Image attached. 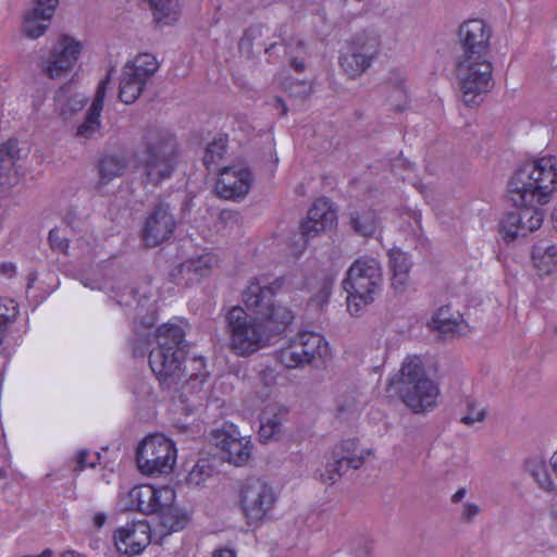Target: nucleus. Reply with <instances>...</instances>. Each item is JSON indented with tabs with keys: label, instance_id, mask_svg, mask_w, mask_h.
<instances>
[{
	"label": "nucleus",
	"instance_id": "obj_1",
	"mask_svg": "<svg viewBox=\"0 0 557 557\" xmlns=\"http://www.w3.org/2000/svg\"><path fill=\"white\" fill-rule=\"evenodd\" d=\"M557 191V157L544 156L517 168L507 182V197L515 207L499 222V233L509 244L539 230L544 220L541 206Z\"/></svg>",
	"mask_w": 557,
	"mask_h": 557
},
{
	"label": "nucleus",
	"instance_id": "obj_2",
	"mask_svg": "<svg viewBox=\"0 0 557 557\" xmlns=\"http://www.w3.org/2000/svg\"><path fill=\"white\" fill-rule=\"evenodd\" d=\"M283 282V277H277L269 285H261L253 278L246 287V358L270 345L294 320L292 310L274 302Z\"/></svg>",
	"mask_w": 557,
	"mask_h": 557
},
{
	"label": "nucleus",
	"instance_id": "obj_3",
	"mask_svg": "<svg viewBox=\"0 0 557 557\" xmlns=\"http://www.w3.org/2000/svg\"><path fill=\"white\" fill-rule=\"evenodd\" d=\"M185 331L177 324L166 323L157 330V346L149 352V367L161 383L169 379L197 380L202 382L207 377L206 360L203 357H194L187 366L182 368L186 358Z\"/></svg>",
	"mask_w": 557,
	"mask_h": 557
},
{
	"label": "nucleus",
	"instance_id": "obj_4",
	"mask_svg": "<svg viewBox=\"0 0 557 557\" xmlns=\"http://www.w3.org/2000/svg\"><path fill=\"white\" fill-rule=\"evenodd\" d=\"M387 391L397 395L414 413L433 409L440 394L438 386L429 377L417 356L403 361L398 373L389 379Z\"/></svg>",
	"mask_w": 557,
	"mask_h": 557
},
{
	"label": "nucleus",
	"instance_id": "obj_5",
	"mask_svg": "<svg viewBox=\"0 0 557 557\" xmlns=\"http://www.w3.org/2000/svg\"><path fill=\"white\" fill-rule=\"evenodd\" d=\"M383 283L382 268L375 258L360 257L346 272L343 287L347 292V308L350 314L359 315L367 305L374 301Z\"/></svg>",
	"mask_w": 557,
	"mask_h": 557
},
{
	"label": "nucleus",
	"instance_id": "obj_6",
	"mask_svg": "<svg viewBox=\"0 0 557 557\" xmlns=\"http://www.w3.org/2000/svg\"><path fill=\"white\" fill-rule=\"evenodd\" d=\"M143 168L146 183L158 185L174 172L178 149L174 135L168 129L151 128L145 137Z\"/></svg>",
	"mask_w": 557,
	"mask_h": 557
},
{
	"label": "nucleus",
	"instance_id": "obj_7",
	"mask_svg": "<svg viewBox=\"0 0 557 557\" xmlns=\"http://www.w3.org/2000/svg\"><path fill=\"white\" fill-rule=\"evenodd\" d=\"M176 459L175 443L160 433L145 437L136 449L138 469L146 475L170 473L176 463Z\"/></svg>",
	"mask_w": 557,
	"mask_h": 557
},
{
	"label": "nucleus",
	"instance_id": "obj_8",
	"mask_svg": "<svg viewBox=\"0 0 557 557\" xmlns=\"http://www.w3.org/2000/svg\"><path fill=\"white\" fill-rule=\"evenodd\" d=\"M455 73L463 103L467 107L479 106L481 95L488 92L493 86V65L490 59H456Z\"/></svg>",
	"mask_w": 557,
	"mask_h": 557
},
{
	"label": "nucleus",
	"instance_id": "obj_9",
	"mask_svg": "<svg viewBox=\"0 0 557 557\" xmlns=\"http://www.w3.org/2000/svg\"><path fill=\"white\" fill-rule=\"evenodd\" d=\"M358 441L355 438L344 440L333 446L325 454L324 469L315 471V476L324 483L332 485L337 482L348 469H359L364 463L363 455L357 454Z\"/></svg>",
	"mask_w": 557,
	"mask_h": 557
},
{
	"label": "nucleus",
	"instance_id": "obj_10",
	"mask_svg": "<svg viewBox=\"0 0 557 557\" xmlns=\"http://www.w3.org/2000/svg\"><path fill=\"white\" fill-rule=\"evenodd\" d=\"M175 498L176 493L173 487L169 485L156 486L147 483L135 485L121 502L125 510L153 515L164 506L175 503Z\"/></svg>",
	"mask_w": 557,
	"mask_h": 557
},
{
	"label": "nucleus",
	"instance_id": "obj_11",
	"mask_svg": "<svg viewBox=\"0 0 557 557\" xmlns=\"http://www.w3.org/2000/svg\"><path fill=\"white\" fill-rule=\"evenodd\" d=\"M492 29L479 18L463 22L458 29L459 53L456 59H488Z\"/></svg>",
	"mask_w": 557,
	"mask_h": 557
},
{
	"label": "nucleus",
	"instance_id": "obj_12",
	"mask_svg": "<svg viewBox=\"0 0 557 557\" xmlns=\"http://www.w3.org/2000/svg\"><path fill=\"white\" fill-rule=\"evenodd\" d=\"M82 52V44L67 35H62L49 58L42 61L41 67L50 78H59L70 73Z\"/></svg>",
	"mask_w": 557,
	"mask_h": 557
},
{
	"label": "nucleus",
	"instance_id": "obj_13",
	"mask_svg": "<svg viewBox=\"0 0 557 557\" xmlns=\"http://www.w3.org/2000/svg\"><path fill=\"white\" fill-rule=\"evenodd\" d=\"M176 221L165 203H159L147 215L143 228L141 238L147 247H157L169 240L175 231Z\"/></svg>",
	"mask_w": 557,
	"mask_h": 557
},
{
	"label": "nucleus",
	"instance_id": "obj_14",
	"mask_svg": "<svg viewBox=\"0 0 557 557\" xmlns=\"http://www.w3.org/2000/svg\"><path fill=\"white\" fill-rule=\"evenodd\" d=\"M113 540L120 554L128 557L139 555L151 542L150 524L146 520L127 522L114 531Z\"/></svg>",
	"mask_w": 557,
	"mask_h": 557
},
{
	"label": "nucleus",
	"instance_id": "obj_15",
	"mask_svg": "<svg viewBox=\"0 0 557 557\" xmlns=\"http://www.w3.org/2000/svg\"><path fill=\"white\" fill-rule=\"evenodd\" d=\"M218 265V255L212 251H206L183 261L170 273V276L176 285L189 286L191 282H199L209 276Z\"/></svg>",
	"mask_w": 557,
	"mask_h": 557
},
{
	"label": "nucleus",
	"instance_id": "obj_16",
	"mask_svg": "<svg viewBox=\"0 0 557 557\" xmlns=\"http://www.w3.org/2000/svg\"><path fill=\"white\" fill-rule=\"evenodd\" d=\"M337 220L336 211L332 209V202L323 197L317 199L308 210L307 219L300 224L302 237L309 239L315 237L325 230H331Z\"/></svg>",
	"mask_w": 557,
	"mask_h": 557
},
{
	"label": "nucleus",
	"instance_id": "obj_17",
	"mask_svg": "<svg viewBox=\"0 0 557 557\" xmlns=\"http://www.w3.org/2000/svg\"><path fill=\"white\" fill-rule=\"evenodd\" d=\"M239 430L233 423H224L221 429L212 430L210 441L226 456V460L235 466L244 462V445L239 438Z\"/></svg>",
	"mask_w": 557,
	"mask_h": 557
},
{
	"label": "nucleus",
	"instance_id": "obj_18",
	"mask_svg": "<svg viewBox=\"0 0 557 557\" xmlns=\"http://www.w3.org/2000/svg\"><path fill=\"white\" fill-rule=\"evenodd\" d=\"M21 158L18 140L9 138L0 145V196L9 193L17 181L16 162Z\"/></svg>",
	"mask_w": 557,
	"mask_h": 557
},
{
	"label": "nucleus",
	"instance_id": "obj_19",
	"mask_svg": "<svg viewBox=\"0 0 557 557\" xmlns=\"http://www.w3.org/2000/svg\"><path fill=\"white\" fill-rule=\"evenodd\" d=\"M59 0H36L35 7L25 14L23 29L27 37L37 39L46 32V24L53 16Z\"/></svg>",
	"mask_w": 557,
	"mask_h": 557
},
{
	"label": "nucleus",
	"instance_id": "obj_20",
	"mask_svg": "<svg viewBox=\"0 0 557 557\" xmlns=\"http://www.w3.org/2000/svg\"><path fill=\"white\" fill-rule=\"evenodd\" d=\"M256 483V498L249 508L246 507V525L253 528L268 517L278 497L273 487L267 482L257 480Z\"/></svg>",
	"mask_w": 557,
	"mask_h": 557
},
{
	"label": "nucleus",
	"instance_id": "obj_21",
	"mask_svg": "<svg viewBox=\"0 0 557 557\" xmlns=\"http://www.w3.org/2000/svg\"><path fill=\"white\" fill-rule=\"evenodd\" d=\"M288 408L278 403L268 404L259 416V441L263 444L275 440L282 431V424L287 419Z\"/></svg>",
	"mask_w": 557,
	"mask_h": 557
},
{
	"label": "nucleus",
	"instance_id": "obj_22",
	"mask_svg": "<svg viewBox=\"0 0 557 557\" xmlns=\"http://www.w3.org/2000/svg\"><path fill=\"white\" fill-rule=\"evenodd\" d=\"M109 82V75L99 82L92 102L87 111L86 117L84 122L77 127L78 136L84 138H91L96 133L99 132L101 126L100 115L103 110V103Z\"/></svg>",
	"mask_w": 557,
	"mask_h": 557
},
{
	"label": "nucleus",
	"instance_id": "obj_23",
	"mask_svg": "<svg viewBox=\"0 0 557 557\" xmlns=\"http://www.w3.org/2000/svg\"><path fill=\"white\" fill-rule=\"evenodd\" d=\"M215 191L224 199H239L244 196V168L222 166L219 170Z\"/></svg>",
	"mask_w": 557,
	"mask_h": 557
},
{
	"label": "nucleus",
	"instance_id": "obj_24",
	"mask_svg": "<svg viewBox=\"0 0 557 557\" xmlns=\"http://www.w3.org/2000/svg\"><path fill=\"white\" fill-rule=\"evenodd\" d=\"M389 268L393 272L392 287L397 293H403L409 281V272L412 267V261L408 253L398 248H394L388 253Z\"/></svg>",
	"mask_w": 557,
	"mask_h": 557
},
{
	"label": "nucleus",
	"instance_id": "obj_25",
	"mask_svg": "<svg viewBox=\"0 0 557 557\" xmlns=\"http://www.w3.org/2000/svg\"><path fill=\"white\" fill-rule=\"evenodd\" d=\"M231 333V348L237 356H244V308L232 307L225 317Z\"/></svg>",
	"mask_w": 557,
	"mask_h": 557
},
{
	"label": "nucleus",
	"instance_id": "obj_26",
	"mask_svg": "<svg viewBox=\"0 0 557 557\" xmlns=\"http://www.w3.org/2000/svg\"><path fill=\"white\" fill-rule=\"evenodd\" d=\"M158 67L159 63L153 54L139 53L125 65L124 72L131 77L143 78V82L147 83Z\"/></svg>",
	"mask_w": 557,
	"mask_h": 557
},
{
	"label": "nucleus",
	"instance_id": "obj_27",
	"mask_svg": "<svg viewBox=\"0 0 557 557\" xmlns=\"http://www.w3.org/2000/svg\"><path fill=\"white\" fill-rule=\"evenodd\" d=\"M158 513L160 525L164 528L165 534L183 530L189 521L188 515L176 507L174 503L164 506Z\"/></svg>",
	"mask_w": 557,
	"mask_h": 557
},
{
	"label": "nucleus",
	"instance_id": "obj_28",
	"mask_svg": "<svg viewBox=\"0 0 557 557\" xmlns=\"http://www.w3.org/2000/svg\"><path fill=\"white\" fill-rule=\"evenodd\" d=\"M339 64L349 78H357L370 69L372 61L348 47L341 55Z\"/></svg>",
	"mask_w": 557,
	"mask_h": 557
},
{
	"label": "nucleus",
	"instance_id": "obj_29",
	"mask_svg": "<svg viewBox=\"0 0 557 557\" xmlns=\"http://www.w3.org/2000/svg\"><path fill=\"white\" fill-rule=\"evenodd\" d=\"M534 265L543 274H550L557 265V246L539 243L532 248Z\"/></svg>",
	"mask_w": 557,
	"mask_h": 557
},
{
	"label": "nucleus",
	"instance_id": "obj_30",
	"mask_svg": "<svg viewBox=\"0 0 557 557\" xmlns=\"http://www.w3.org/2000/svg\"><path fill=\"white\" fill-rule=\"evenodd\" d=\"M294 341L299 344L301 347V354L311 363L318 356H322V348L326 349V343L324 342L323 336L313 332H300L295 337Z\"/></svg>",
	"mask_w": 557,
	"mask_h": 557
},
{
	"label": "nucleus",
	"instance_id": "obj_31",
	"mask_svg": "<svg viewBox=\"0 0 557 557\" xmlns=\"http://www.w3.org/2000/svg\"><path fill=\"white\" fill-rule=\"evenodd\" d=\"M462 322V317L459 313L455 315L450 306L441 307L432 317L434 329L444 334L460 333Z\"/></svg>",
	"mask_w": 557,
	"mask_h": 557
},
{
	"label": "nucleus",
	"instance_id": "obj_32",
	"mask_svg": "<svg viewBox=\"0 0 557 557\" xmlns=\"http://www.w3.org/2000/svg\"><path fill=\"white\" fill-rule=\"evenodd\" d=\"M380 37L373 32H362L357 34L351 40L349 48L373 60L377 57L380 51Z\"/></svg>",
	"mask_w": 557,
	"mask_h": 557
},
{
	"label": "nucleus",
	"instance_id": "obj_33",
	"mask_svg": "<svg viewBox=\"0 0 557 557\" xmlns=\"http://www.w3.org/2000/svg\"><path fill=\"white\" fill-rule=\"evenodd\" d=\"M301 347L298 343L294 341V338L289 339L288 344L282 348H280L275 352V359L283 364L285 368L294 369L299 368L305 364H309V359H307L301 354Z\"/></svg>",
	"mask_w": 557,
	"mask_h": 557
},
{
	"label": "nucleus",
	"instance_id": "obj_34",
	"mask_svg": "<svg viewBox=\"0 0 557 557\" xmlns=\"http://www.w3.org/2000/svg\"><path fill=\"white\" fill-rule=\"evenodd\" d=\"M127 161L123 156H104L99 161L100 183L107 184L114 177L123 175Z\"/></svg>",
	"mask_w": 557,
	"mask_h": 557
},
{
	"label": "nucleus",
	"instance_id": "obj_35",
	"mask_svg": "<svg viewBox=\"0 0 557 557\" xmlns=\"http://www.w3.org/2000/svg\"><path fill=\"white\" fill-rule=\"evenodd\" d=\"M349 224L360 236L370 237L376 231V216L371 210L352 211L349 213Z\"/></svg>",
	"mask_w": 557,
	"mask_h": 557
},
{
	"label": "nucleus",
	"instance_id": "obj_36",
	"mask_svg": "<svg viewBox=\"0 0 557 557\" xmlns=\"http://www.w3.org/2000/svg\"><path fill=\"white\" fill-rule=\"evenodd\" d=\"M228 137L226 134H219L206 148L203 164L208 171L216 170L220 161L227 151Z\"/></svg>",
	"mask_w": 557,
	"mask_h": 557
},
{
	"label": "nucleus",
	"instance_id": "obj_37",
	"mask_svg": "<svg viewBox=\"0 0 557 557\" xmlns=\"http://www.w3.org/2000/svg\"><path fill=\"white\" fill-rule=\"evenodd\" d=\"M302 49L304 42L290 37L288 39H282L281 41L271 44L265 48V53L268 54V61L270 63H275L277 60L288 58L289 54L296 53Z\"/></svg>",
	"mask_w": 557,
	"mask_h": 557
},
{
	"label": "nucleus",
	"instance_id": "obj_38",
	"mask_svg": "<svg viewBox=\"0 0 557 557\" xmlns=\"http://www.w3.org/2000/svg\"><path fill=\"white\" fill-rule=\"evenodd\" d=\"M147 83L143 82V78H135L123 72V76L120 82L119 97L124 103H133L143 92Z\"/></svg>",
	"mask_w": 557,
	"mask_h": 557
},
{
	"label": "nucleus",
	"instance_id": "obj_39",
	"mask_svg": "<svg viewBox=\"0 0 557 557\" xmlns=\"http://www.w3.org/2000/svg\"><path fill=\"white\" fill-rule=\"evenodd\" d=\"M212 471L213 469L209 465V461L201 459L193 467V469L188 473L187 481L189 484L200 485L209 476L212 475Z\"/></svg>",
	"mask_w": 557,
	"mask_h": 557
},
{
	"label": "nucleus",
	"instance_id": "obj_40",
	"mask_svg": "<svg viewBox=\"0 0 557 557\" xmlns=\"http://www.w3.org/2000/svg\"><path fill=\"white\" fill-rule=\"evenodd\" d=\"M101 456L97 451H89L88 449H82L76 456L75 471H83L87 468H95L100 462Z\"/></svg>",
	"mask_w": 557,
	"mask_h": 557
},
{
	"label": "nucleus",
	"instance_id": "obj_41",
	"mask_svg": "<svg viewBox=\"0 0 557 557\" xmlns=\"http://www.w3.org/2000/svg\"><path fill=\"white\" fill-rule=\"evenodd\" d=\"M50 248L57 252L67 255L70 240L65 235H61L60 228H52L48 236Z\"/></svg>",
	"mask_w": 557,
	"mask_h": 557
},
{
	"label": "nucleus",
	"instance_id": "obj_42",
	"mask_svg": "<svg viewBox=\"0 0 557 557\" xmlns=\"http://www.w3.org/2000/svg\"><path fill=\"white\" fill-rule=\"evenodd\" d=\"M532 476L535 479V481L537 482L539 486L542 490H544L546 492L555 491L554 482H553V480L546 469V466L544 463L536 466L532 470Z\"/></svg>",
	"mask_w": 557,
	"mask_h": 557
},
{
	"label": "nucleus",
	"instance_id": "obj_43",
	"mask_svg": "<svg viewBox=\"0 0 557 557\" xmlns=\"http://www.w3.org/2000/svg\"><path fill=\"white\" fill-rule=\"evenodd\" d=\"M485 409H476L473 401H467V413L460 419V421L467 425H472L474 422H481L485 419Z\"/></svg>",
	"mask_w": 557,
	"mask_h": 557
},
{
	"label": "nucleus",
	"instance_id": "obj_44",
	"mask_svg": "<svg viewBox=\"0 0 557 557\" xmlns=\"http://www.w3.org/2000/svg\"><path fill=\"white\" fill-rule=\"evenodd\" d=\"M258 376L264 386H272L276 382L275 370L270 366H264L261 370H259Z\"/></svg>",
	"mask_w": 557,
	"mask_h": 557
},
{
	"label": "nucleus",
	"instance_id": "obj_45",
	"mask_svg": "<svg viewBox=\"0 0 557 557\" xmlns=\"http://www.w3.org/2000/svg\"><path fill=\"white\" fill-rule=\"evenodd\" d=\"M304 53V49L299 50L296 53L288 55V64L290 67H293L297 73H302L306 70V64L302 58H299V55Z\"/></svg>",
	"mask_w": 557,
	"mask_h": 557
},
{
	"label": "nucleus",
	"instance_id": "obj_46",
	"mask_svg": "<svg viewBox=\"0 0 557 557\" xmlns=\"http://www.w3.org/2000/svg\"><path fill=\"white\" fill-rule=\"evenodd\" d=\"M480 512V507L473 503H467L463 505V511L461 519L465 521H471Z\"/></svg>",
	"mask_w": 557,
	"mask_h": 557
},
{
	"label": "nucleus",
	"instance_id": "obj_47",
	"mask_svg": "<svg viewBox=\"0 0 557 557\" xmlns=\"http://www.w3.org/2000/svg\"><path fill=\"white\" fill-rule=\"evenodd\" d=\"M333 278L325 277L319 292V297L322 301H327L332 294Z\"/></svg>",
	"mask_w": 557,
	"mask_h": 557
},
{
	"label": "nucleus",
	"instance_id": "obj_48",
	"mask_svg": "<svg viewBox=\"0 0 557 557\" xmlns=\"http://www.w3.org/2000/svg\"><path fill=\"white\" fill-rule=\"evenodd\" d=\"M372 544L371 542L363 540L359 547L355 550V557H371Z\"/></svg>",
	"mask_w": 557,
	"mask_h": 557
},
{
	"label": "nucleus",
	"instance_id": "obj_49",
	"mask_svg": "<svg viewBox=\"0 0 557 557\" xmlns=\"http://www.w3.org/2000/svg\"><path fill=\"white\" fill-rule=\"evenodd\" d=\"M0 273L7 277H12L16 273V265L13 262H2Z\"/></svg>",
	"mask_w": 557,
	"mask_h": 557
},
{
	"label": "nucleus",
	"instance_id": "obj_50",
	"mask_svg": "<svg viewBox=\"0 0 557 557\" xmlns=\"http://www.w3.org/2000/svg\"><path fill=\"white\" fill-rule=\"evenodd\" d=\"M107 520V516L103 512H96L92 517V523L97 528H101Z\"/></svg>",
	"mask_w": 557,
	"mask_h": 557
},
{
	"label": "nucleus",
	"instance_id": "obj_51",
	"mask_svg": "<svg viewBox=\"0 0 557 557\" xmlns=\"http://www.w3.org/2000/svg\"><path fill=\"white\" fill-rule=\"evenodd\" d=\"M212 557H235V553L228 548H221L214 550Z\"/></svg>",
	"mask_w": 557,
	"mask_h": 557
},
{
	"label": "nucleus",
	"instance_id": "obj_52",
	"mask_svg": "<svg viewBox=\"0 0 557 557\" xmlns=\"http://www.w3.org/2000/svg\"><path fill=\"white\" fill-rule=\"evenodd\" d=\"M253 174L251 171L246 166V195L249 193V189L253 183Z\"/></svg>",
	"mask_w": 557,
	"mask_h": 557
},
{
	"label": "nucleus",
	"instance_id": "obj_53",
	"mask_svg": "<svg viewBox=\"0 0 557 557\" xmlns=\"http://www.w3.org/2000/svg\"><path fill=\"white\" fill-rule=\"evenodd\" d=\"M466 495V488L460 487L453 496L451 502L453 503H459Z\"/></svg>",
	"mask_w": 557,
	"mask_h": 557
},
{
	"label": "nucleus",
	"instance_id": "obj_54",
	"mask_svg": "<svg viewBox=\"0 0 557 557\" xmlns=\"http://www.w3.org/2000/svg\"><path fill=\"white\" fill-rule=\"evenodd\" d=\"M394 94L397 96V98H407L404 83H399L396 86Z\"/></svg>",
	"mask_w": 557,
	"mask_h": 557
},
{
	"label": "nucleus",
	"instance_id": "obj_55",
	"mask_svg": "<svg viewBox=\"0 0 557 557\" xmlns=\"http://www.w3.org/2000/svg\"><path fill=\"white\" fill-rule=\"evenodd\" d=\"M60 557H83L81 554L76 553L75 550H65L63 552Z\"/></svg>",
	"mask_w": 557,
	"mask_h": 557
},
{
	"label": "nucleus",
	"instance_id": "obj_56",
	"mask_svg": "<svg viewBox=\"0 0 557 557\" xmlns=\"http://www.w3.org/2000/svg\"><path fill=\"white\" fill-rule=\"evenodd\" d=\"M550 465H552V468L557 476V450L554 453V455L550 458Z\"/></svg>",
	"mask_w": 557,
	"mask_h": 557
},
{
	"label": "nucleus",
	"instance_id": "obj_57",
	"mask_svg": "<svg viewBox=\"0 0 557 557\" xmlns=\"http://www.w3.org/2000/svg\"><path fill=\"white\" fill-rule=\"evenodd\" d=\"M245 447H246V461H247L249 459V456H250V449L252 448V444H251L250 438L246 440Z\"/></svg>",
	"mask_w": 557,
	"mask_h": 557
},
{
	"label": "nucleus",
	"instance_id": "obj_58",
	"mask_svg": "<svg viewBox=\"0 0 557 557\" xmlns=\"http://www.w3.org/2000/svg\"><path fill=\"white\" fill-rule=\"evenodd\" d=\"M277 102L282 106L283 114H286V112H287L286 104L283 102L282 99H277Z\"/></svg>",
	"mask_w": 557,
	"mask_h": 557
},
{
	"label": "nucleus",
	"instance_id": "obj_59",
	"mask_svg": "<svg viewBox=\"0 0 557 557\" xmlns=\"http://www.w3.org/2000/svg\"><path fill=\"white\" fill-rule=\"evenodd\" d=\"M249 480H246V495L248 493H252L253 488L250 486V483H248Z\"/></svg>",
	"mask_w": 557,
	"mask_h": 557
},
{
	"label": "nucleus",
	"instance_id": "obj_60",
	"mask_svg": "<svg viewBox=\"0 0 557 557\" xmlns=\"http://www.w3.org/2000/svg\"><path fill=\"white\" fill-rule=\"evenodd\" d=\"M405 108H406V106L397 104V106L395 107V111H397V112H401L403 110H405Z\"/></svg>",
	"mask_w": 557,
	"mask_h": 557
},
{
	"label": "nucleus",
	"instance_id": "obj_61",
	"mask_svg": "<svg viewBox=\"0 0 557 557\" xmlns=\"http://www.w3.org/2000/svg\"><path fill=\"white\" fill-rule=\"evenodd\" d=\"M238 506H239V508H242V509L244 510V500H243V499H240V500L238 502Z\"/></svg>",
	"mask_w": 557,
	"mask_h": 557
},
{
	"label": "nucleus",
	"instance_id": "obj_62",
	"mask_svg": "<svg viewBox=\"0 0 557 557\" xmlns=\"http://www.w3.org/2000/svg\"><path fill=\"white\" fill-rule=\"evenodd\" d=\"M556 333H557V326H556Z\"/></svg>",
	"mask_w": 557,
	"mask_h": 557
}]
</instances>
